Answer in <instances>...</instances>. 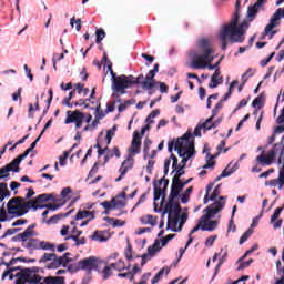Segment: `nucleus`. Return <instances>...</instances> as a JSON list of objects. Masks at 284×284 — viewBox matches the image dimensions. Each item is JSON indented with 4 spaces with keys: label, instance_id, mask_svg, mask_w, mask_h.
<instances>
[{
    "label": "nucleus",
    "instance_id": "f257e3e1",
    "mask_svg": "<svg viewBox=\"0 0 284 284\" xmlns=\"http://www.w3.org/2000/svg\"><path fill=\"white\" fill-rule=\"evenodd\" d=\"M239 19H241V0L235 2V11L231 18L230 23L225 24L220 31L219 39L222 41V50H227V40L231 43H243L245 38V31L250 28V22L243 21L239 26Z\"/></svg>",
    "mask_w": 284,
    "mask_h": 284
},
{
    "label": "nucleus",
    "instance_id": "f03ea898",
    "mask_svg": "<svg viewBox=\"0 0 284 284\" xmlns=\"http://www.w3.org/2000/svg\"><path fill=\"white\" fill-rule=\"evenodd\" d=\"M105 65L112 77L111 90H113V93H112L113 99H119L120 97H123L128 88H132V85H139V83H141V80H143V74H140L136 78H134V75H125V74L116 77V73L114 72V70H112V62L108 61Z\"/></svg>",
    "mask_w": 284,
    "mask_h": 284
},
{
    "label": "nucleus",
    "instance_id": "7ed1b4c3",
    "mask_svg": "<svg viewBox=\"0 0 284 284\" xmlns=\"http://www.w3.org/2000/svg\"><path fill=\"white\" fill-rule=\"evenodd\" d=\"M178 151L179 156L182 158L181 165L184 168L187 165V161L196 154V150L194 149V136H192V132L184 133L178 140L170 141L168 143V151L172 152L173 150Z\"/></svg>",
    "mask_w": 284,
    "mask_h": 284
},
{
    "label": "nucleus",
    "instance_id": "20e7f679",
    "mask_svg": "<svg viewBox=\"0 0 284 284\" xmlns=\"http://www.w3.org/2000/svg\"><path fill=\"white\" fill-rule=\"evenodd\" d=\"M37 272H39V267L24 268L19 273V280L16 281V284H65L63 276L41 277Z\"/></svg>",
    "mask_w": 284,
    "mask_h": 284
},
{
    "label": "nucleus",
    "instance_id": "39448f33",
    "mask_svg": "<svg viewBox=\"0 0 284 284\" xmlns=\"http://www.w3.org/2000/svg\"><path fill=\"white\" fill-rule=\"evenodd\" d=\"M72 253H64L62 256H58L57 253H44L39 263H44L45 270H59V267H68V264L72 262Z\"/></svg>",
    "mask_w": 284,
    "mask_h": 284
},
{
    "label": "nucleus",
    "instance_id": "423d86ee",
    "mask_svg": "<svg viewBox=\"0 0 284 284\" xmlns=\"http://www.w3.org/2000/svg\"><path fill=\"white\" fill-rule=\"evenodd\" d=\"M223 207H225V196H220V201H215L204 209V212L206 213L197 220V225L191 230L190 236H192V234H196L200 230H203V223H205V221H210V219H214L216 213L221 212Z\"/></svg>",
    "mask_w": 284,
    "mask_h": 284
},
{
    "label": "nucleus",
    "instance_id": "0eeeda50",
    "mask_svg": "<svg viewBox=\"0 0 284 284\" xmlns=\"http://www.w3.org/2000/svg\"><path fill=\"white\" fill-rule=\"evenodd\" d=\"M280 154L277 159L278 165L281 163H284V150H283V142L275 143L273 148L265 154V151H263L257 158L256 163L258 165H272L274 163V159H276V155Z\"/></svg>",
    "mask_w": 284,
    "mask_h": 284
},
{
    "label": "nucleus",
    "instance_id": "6e6552de",
    "mask_svg": "<svg viewBox=\"0 0 284 284\" xmlns=\"http://www.w3.org/2000/svg\"><path fill=\"white\" fill-rule=\"evenodd\" d=\"M30 210H32L30 201H26L21 196H16L7 203V212L11 216H26Z\"/></svg>",
    "mask_w": 284,
    "mask_h": 284
},
{
    "label": "nucleus",
    "instance_id": "1a4fd4ad",
    "mask_svg": "<svg viewBox=\"0 0 284 284\" xmlns=\"http://www.w3.org/2000/svg\"><path fill=\"white\" fill-rule=\"evenodd\" d=\"M101 263H103L99 257L97 256H90L83 260H80L78 263L72 264L69 270H72V272H87L88 274H92V272H99V268L101 267Z\"/></svg>",
    "mask_w": 284,
    "mask_h": 284
},
{
    "label": "nucleus",
    "instance_id": "9d476101",
    "mask_svg": "<svg viewBox=\"0 0 284 284\" xmlns=\"http://www.w3.org/2000/svg\"><path fill=\"white\" fill-rule=\"evenodd\" d=\"M212 50L202 51V54L194 55L191 61L192 68L195 70H203L207 68V63H212L214 61V57H212Z\"/></svg>",
    "mask_w": 284,
    "mask_h": 284
},
{
    "label": "nucleus",
    "instance_id": "9b49d317",
    "mask_svg": "<svg viewBox=\"0 0 284 284\" xmlns=\"http://www.w3.org/2000/svg\"><path fill=\"white\" fill-rule=\"evenodd\" d=\"M85 119V114L79 110L74 111H67V119L64 123L67 125H70V123L75 124V130H79L80 128L83 126V120Z\"/></svg>",
    "mask_w": 284,
    "mask_h": 284
},
{
    "label": "nucleus",
    "instance_id": "f8f14e48",
    "mask_svg": "<svg viewBox=\"0 0 284 284\" xmlns=\"http://www.w3.org/2000/svg\"><path fill=\"white\" fill-rule=\"evenodd\" d=\"M48 201H54L53 194L42 193L38 195L34 200H30L31 210H43L45 205L43 203H48Z\"/></svg>",
    "mask_w": 284,
    "mask_h": 284
},
{
    "label": "nucleus",
    "instance_id": "ddd939ff",
    "mask_svg": "<svg viewBox=\"0 0 284 284\" xmlns=\"http://www.w3.org/2000/svg\"><path fill=\"white\" fill-rule=\"evenodd\" d=\"M17 258H12L10 260L9 262H4L2 261L1 262V265H6L7 270L3 272L2 274V278H6V276H9L10 281H12V278H14V272L19 271L20 272H26V270H22L21 267H12V265H16L17 264ZM19 273L16 274V276L18 277V281H19Z\"/></svg>",
    "mask_w": 284,
    "mask_h": 284
},
{
    "label": "nucleus",
    "instance_id": "4468645a",
    "mask_svg": "<svg viewBox=\"0 0 284 284\" xmlns=\"http://www.w3.org/2000/svg\"><path fill=\"white\" fill-rule=\"evenodd\" d=\"M163 189L154 186L153 189V196H154V201H159V199L162 197V201H165V196H168V186L170 185V180L165 179V176H163L162 179L159 180V185H163Z\"/></svg>",
    "mask_w": 284,
    "mask_h": 284
},
{
    "label": "nucleus",
    "instance_id": "2eb2a0df",
    "mask_svg": "<svg viewBox=\"0 0 284 284\" xmlns=\"http://www.w3.org/2000/svg\"><path fill=\"white\" fill-rule=\"evenodd\" d=\"M34 227H37V223H33L29 225L24 232L17 235V237H13V241H22V243H26L27 241H30V239H34V236H39V233L34 231Z\"/></svg>",
    "mask_w": 284,
    "mask_h": 284
},
{
    "label": "nucleus",
    "instance_id": "dca6fc26",
    "mask_svg": "<svg viewBox=\"0 0 284 284\" xmlns=\"http://www.w3.org/2000/svg\"><path fill=\"white\" fill-rule=\"evenodd\" d=\"M265 11V4L256 1L253 6H248L246 17L248 21H254L256 17L258 16V12Z\"/></svg>",
    "mask_w": 284,
    "mask_h": 284
},
{
    "label": "nucleus",
    "instance_id": "f3484780",
    "mask_svg": "<svg viewBox=\"0 0 284 284\" xmlns=\"http://www.w3.org/2000/svg\"><path fill=\"white\" fill-rule=\"evenodd\" d=\"M148 253H144L142 255V262L141 265H145V263H148V258H150L151 256H154L156 254V252H161V241L160 240H155L153 245L148 247Z\"/></svg>",
    "mask_w": 284,
    "mask_h": 284
},
{
    "label": "nucleus",
    "instance_id": "a211bd4d",
    "mask_svg": "<svg viewBox=\"0 0 284 284\" xmlns=\"http://www.w3.org/2000/svg\"><path fill=\"white\" fill-rule=\"evenodd\" d=\"M165 214H181V204L169 197V203L165 205L162 216H165Z\"/></svg>",
    "mask_w": 284,
    "mask_h": 284
},
{
    "label": "nucleus",
    "instance_id": "6ab92c4d",
    "mask_svg": "<svg viewBox=\"0 0 284 284\" xmlns=\"http://www.w3.org/2000/svg\"><path fill=\"white\" fill-rule=\"evenodd\" d=\"M129 152H131V154H141V133H139V131L133 132V139Z\"/></svg>",
    "mask_w": 284,
    "mask_h": 284
},
{
    "label": "nucleus",
    "instance_id": "aec40b11",
    "mask_svg": "<svg viewBox=\"0 0 284 284\" xmlns=\"http://www.w3.org/2000/svg\"><path fill=\"white\" fill-rule=\"evenodd\" d=\"M180 221V214H169L168 217V230H172V232H181V226L176 229V225H179Z\"/></svg>",
    "mask_w": 284,
    "mask_h": 284
},
{
    "label": "nucleus",
    "instance_id": "412c9836",
    "mask_svg": "<svg viewBox=\"0 0 284 284\" xmlns=\"http://www.w3.org/2000/svg\"><path fill=\"white\" fill-rule=\"evenodd\" d=\"M223 83V77L221 75V70L216 69L213 75L211 77V83H209V88L214 89L219 88Z\"/></svg>",
    "mask_w": 284,
    "mask_h": 284
},
{
    "label": "nucleus",
    "instance_id": "4be33fe9",
    "mask_svg": "<svg viewBox=\"0 0 284 284\" xmlns=\"http://www.w3.org/2000/svg\"><path fill=\"white\" fill-rule=\"evenodd\" d=\"M202 232H214L219 227V221L216 220H206L202 223Z\"/></svg>",
    "mask_w": 284,
    "mask_h": 284
},
{
    "label": "nucleus",
    "instance_id": "5701e85b",
    "mask_svg": "<svg viewBox=\"0 0 284 284\" xmlns=\"http://www.w3.org/2000/svg\"><path fill=\"white\" fill-rule=\"evenodd\" d=\"M63 205H65V201L63 199L53 197V203L45 204L44 207H47V210H52V212H57V210L63 207Z\"/></svg>",
    "mask_w": 284,
    "mask_h": 284
},
{
    "label": "nucleus",
    "instance_id": "b1692460",
    "mask_svg": "<svg viewBox=\"0 0 284 284\" xmlns=\"http://www.w3.org/2000/svg\"><path fill=\"white\" fill-rule=\"evenodd\" d=\"M114 156H116V159H121V151L119 150V146H114L112 150L108 151L104 156L103 165H105V163H108L111 159H114Z\"/></svg>",
    "mask_w": 284,
    "mask_h": 284
},
{
    "label": "nucleus",
    "instance_id": "393cba45",
    "mask_svg": "<svg viewBox=\"0 0 284 284\" xmlns=\"http://www.w3.org/2000/svg\"><path fill=\"white\" fill-rule=\"evenodd\" d=\"M71 214H72V210L64 214L60 213V214L53 215L47 221V225H54V224L59 223V221H61V219H67V216H70Z\"/></svg>",
    "mask_w": 284,
    "mask_h": 284
},
{
    "label": "nucleus",
    "instance_id": "a878e982",
    "mask_svg": "<svg viewBox=\"0 0 284 284\" xmlns=\"http://www.w3.org/2000/svg\"><path fill=\"white\" fill-rule=\"evenodd\" d=\"M139 83H141L143 90H152L156 87V80H151L150 78H145V75H143V79Z\"/></svg>",
    "mask_w": 284,
    "mask_h": 284
},
{
    "label": "nucleus",
    "instance_id": "bb28decb",
    "mask_svg": "<svg viewBox=\"0 0 284 284\" xmlns=\"http://www.w3.org/2000/svg\"><path fill=\"white\" fill-rule=\"evenodd\" d=\"M182 190H183V183L172 184L171 185V192H170V195H169V197H171V201H174V199L179 197Z\"/></svg>",
    "mask_w": 284,
    "mask_h": 284
},
{
    "label": "nucleus",
    "instance_id": "cd10ccee",
    "mask_svg": "<svg viewBox=\"0 0 284 284\" xmlns=\"http://www.w3.org/2000/svg\"><path fill=\"white\" fill-rule=\"evenodd\" d=\"M89 221H93L94 219V212L92 211H78V213L75 214V221H81L83 219H88Z\"/></svg>",
    "mask_w": 284,
    "mask_h": 284
},
{
    "label": "nucleus",
    "instance_id": "c85d7f7f",
    "mask_svg": "<svg viewBox=\"0 0 284 284\" xmlns=\"http://www.w3.org/2000/svg\"><path fill=\"white\" fill-rule=\"evenodd\" d=\"M40 241L39 239H30L23 242V247H27V250H39Z\"/></svg>",
    "mask_w": 284,
    "mask_h": 284
},
{
    "label": "nucleus",
    "instance_id": "c756f323",
    "mask_svg": "<svg viewBox=\"0 0 284 284\" xmlns=\"http://www.w3.org/2000/svg\"><path fill=\"white\" fill-rule=\"evenodd\" d=\"M39 250H44L54 254V252H57V246H54V244H52L51 242L40 241Z\"/></svg>",
    "mask_w": 284,
    "mask_h": 284
},
{
    "label": "nucleus",
    "instance_id": "7c9ffc66",
    "mask_svg": "<svg viewBox=\"0 0 284 284\" xmlns=\"http://www.w3.org/2000/svg\"><path fill=\"white\" fill-rule=\"evenodd\" d=\"M170 274V267L165 266L163 268H161L155 276L151 280V284H156L161 281V278L163 277V274Z\"/></svg>",
    "mask_w": 284,
    "mask_h": 284
},
{
    "label": "nucleus",
    "instance_id": "2f4dec72",
    "mask_svg": "<svg viewBox=\"0 0 284 284\" xmlns=\"http://www.w3.org/2000/svg\"><path fill=\"white\" fill-rule=\"evenodd\" d=\"M10 196V191L8 190V183H0V203H3L4 199Z\"/></svg>",
    "mask_w": 284,
    "mask_h": 284
},
{
    "label": "nucleus",
    "instance_id": "473e14b6",
    "mask_svg": "<svg viewBox=\"0 0 284 284\" xmlns=\"http://www.w3.org/2000/svg\"><path fill=\"white\" fill-rule=\"evenodd\" d=\"M20 160L18 158L13 159L9 164H6V169L9 170V172H19V165Z\"/></svg>",
    "mask_w": 284,
    "mask_h": 284
},
{
    "label": "nucleus",
    "instance_id": "72a5a7b5",
    "mask_svg": "<svg viewBox=\"0 0 284 284\" xmlns=\"http://www.w3.org/2000/svg\"><path fill=\"white\" fill-rule=\"evenodd\" d=\"M104 221L109 223V225H112V227H123L125 225V221H121L114 217H104Z\"/></svg>",
    "mask_w": 284,
    "mask_h": 284
},
{
    "label": "nucleus",
    "instance_id": "f704fd0d",
    "mask_svg": "<svg viewBox=\"0 0 284 284\" xmlns=\"http://www.w3.org/2000/svg\"><path fill=\"white\" fill-rule=\"evenodd\" d=\"M110 267H112V270H116L118 272H123V270H130V266L125 267V262L123 260L111 263Z\"/></svg>",
    "mask_w": 284,
    "mask_h": 284
},
{
    "label": "nucleus",
    "instance_id": "c9c22d12",
    "mask_svg": "<svg viewBox=\"0 0 284 284\" xmlns=\"http://www.w3.org/2000/svg\"><path fill=\"white\" fill-rule=\"evenodd\" d=\"M277 274L282 276L280 280L275 282V284H284V266H281V260L276 262Z\"/></svg>",
    "mask_w": 284,
    "mask_h": 284
},
{
    "label": "nucleus",
    "instance_id": "e433bc0d",
    "mask_svg": "<svg viewBox=\"0 0 284 284\" xmlns=\"http://www.w3.org/2000/svg\"><path fill=\"white\" fill-rule=\"evenodd\" d=\"M75 90H78V94H83V97H88V94H90V89L85 88V84L83 83H77Z\"/></svg>",
    "mask_w": 284,
    "mask_h": 284
},
{
    "label": "nucleus",
    "instance_id": "4c0bfd02",
    "mask_svg": "<svg viewBox=\"0 0 284 284\" xmlns=\"http://www.w3.org/2000/svg\"><path fill=\"white\" fill-rule=\"evenodd\" d=\"M265 101V93H261L258 97H256L252 102V108H261L263 105V102Z\"/></svg>",
    "mask_w": 284,
    "mask_h": 284
},
{
    "label": "nucleus",
    "instance_id": "58836bf2",
    "mask_svg": "<svg viewBox=\"0 0 284 284\" xmlns=\"http://www.w3.org/2000/svg\"><path fill=\"white\" fill-rule=\"evenodd\" d=\"M142 223H144V225H156V216L153 215H144L142 217Z\"/></svg>",
    "mask_w": 284,
    "mask_h": 284
},
{
    "label": "nucleus",
    "instance_id": "ea45409f",
    "mask_svg": "<svg viewBox=\"0 0 284 284\" xmlns=\"http://www.w3.org/2000/svg\"><path fill=\"white\" fill-rule=\"evenodd\" d=\"M114 134H116V125H113L112 129H109L106 131V136H105L106 145H110V143H112V138L114 136Z\"/></svg>",
    "mask_w": 284,
    "mask_h": 284
},
{
    "label": "nucleus",
    "instance_id": "a19ab883",
    "mask_svg": "<svg viewBox=\"0 0 284 284\" xmlns=\"http://www.w3.org/2000/svg\"><path fill=\"white\" fill-rule=\"evenodd\" d=\"M92 241H99V243H104V241H108V239H105V235H103V233L95 231L92 236H91Z\"/></svg>",
    "mask_w": 284,
    "mask_h": 284
},
{
    "label": "nucleus",
    "instance_id": "79ce46f5",
    "mask_svg": "<svg viewBox=\"0 0 284 284\" xmlns=\"http://www.w3.org/2000/svg\"><path fill=\"white\" fill-rule=\"evenodd\" d=\"M70 154H72V149H70L69 151H64L63 154L59 156L61 166L67 165L68 156H70Z\"/></svg>",
    "mask_w": 284,
    "mask_h": 284
},
{
    "label": "nucleus",
    "instance_id": "37998d69",
    "mask_svg": "<svg viewBox=\"0 0 284 284\" xmlns=\"http://www.w3.org/2000/svg\"><path fill=\"white\" fill-rule=\"evenodd\" d=\"M95 36H97V39H95V43H101V41H103L104 37H105V30L103 29H97L95 30Z\"/></svg>",
    "mask_w": 284,
    "mask_h": 284
},
{
    "label": "nucleus",
    "instance_id": "c03bdc74",
    "mask_svg": "<svg viewBox=\"0 0 284 284\" xmlns=\"http://www.w3.org/2000/svg\"><path fill=\"white\" fill-rule=\"evenodd\" d=\"M254 234V231L252 229H248L243 235L240 237V245H243L247 239H250Z\"/></svg>",
    "mask_w": 284,
    "mask_h": 284
},
{
    "label": "nucleus",
    "instance_id": "a18cd8bd",
    "mask_svg": "<svg viewBox=\"0 0 284 284\" xmlns=\"http://www.w3.org/2000/svg\"><path fill=\"white\" fill-rule=\"evenodd\" d=\"M215 156L210 155V159L206 161V163L202 166L203 170H207L210 168L214 169V165H216V161H214Z\"/></svg>",
    "mask_w": 284,
    "mask_h": 284
},
{
    "label": "nucleus",
    "instance_id": "49530a36",
    "mask_svg": "<svg viewBox=\"0 0 284 284\" xmlns=\"http://www.w3.org/2000/svg\"><path fill=\"white\" fill-rule=\"evenodd\" d=\"M74 23H75V30L78 31V32H81V28H82V26H81V19H78L77 20V18H71V20H70V26H71V28H74Z\"/></svg>",
    "mask_w": 284,
    "mask_h": 284
},
{
    "label": "nucleus",
    "instance_id": "de8ad7c7",
    "mask_svg": "<svg viewBox=\"0 0 284 284\" xmlns=\"http://www.w3.org/2000/svg\"><path fill=\"white\" fill-rule=\"evenodd\" d=\"M221 195V184H219L214 190L213 193L210 195V201H216V199Z\"/></svg>",
    "mask_w": 284,
    "mask_h": 284
},
{
    "label": "nucleus",
    "instance_id": "09e8293b",
    "mask_svg": "<svg viewBox=\"0 0 284 284\" xmlns=\"http://www.w3.org/2000/svg\"><path fill=\"white\" fill-rule=\"evenodd\" d=\"M200 48H202V52H205L206 50H212V48H210V40L202 39L200 41Z\"/></svg>",
    "mask_w": 284,
    "mask_h": 284
},
{
    "label": "nucleus",
    "instance_id": "8fccbe9b",
    "mask_svg": "<svg viewBox=\"0 0 284 284\" xmlns=\"http://www.w3.org/2000/svg\"><path fill=\"white\" fill-rule=\"evenodd\" d=\"M103 274V281H108L110 276H112V266H105L102 271Z\"/></svg>",
    "mask_w": 284,
    "mask_h": 284
},
{
    "label": "nucleus",
    "instance_id": "3c124183",
    "mask_svg": "<svg viewBox=\"0 0 284 284\" xmlns=\"http://www.w3.org/2000/svg\"><path fill=\"white\" fill-rule=\"evenodd\" d=\"M54 98L52 89H49V99L47 100V109L43 111L45 114L50 110V105L52 104V99Z\"/></svg>",
    "mask_w": 284,
    "mask_h": 284
},
{
    "label": "nucleus",
    "instance_id": "603ef678",
    "mask_svg": "<svg viewBox=\"0 0 284 284\" xmlns=\"http://www.w3.org/2000/svg\"><path fill=\"white\" fill-rule=\"evenodd\" d=\"M122 166L132 170V168H134V160L132 158H128L122 162Z\"/></svg>",
    "mask_w": 284,
    "mask_h": 284
},
{
    "label": "nucleus",
    "instance_id": "864d4df0",
    "mask_svg": "<svg viewBox=\"0 0 284 284\" xmlns=\"http://www.w3.org/2000/svg\"><path fill=\"white\" fill-rule=\"evenodd\" d=\"M124 256L126 261H132V244H128L125 251H124Z\"/></svg>",
    "mask_w": 284,
    "mask_h": 284
},
{
    "label": "nucleus",
    "instance_id": "5fc2aeb1",
    "mask_svg": "<svg viewBox=\"0 0 284 284\" xmlns=\"http://www.w3.org/2000/svg\"><path fill=\"white\" fill-rule=\"evenodd\" d=\"M10 176V169H7L6 165L0 168V180L8 179Z\"/></svg>",
    "mask_w": 284,
    "mask_h": 284
},
{
    "label": "nucleus",
    "instance_id": "6e6d98bb",
    "mask_svg": "<svg viewBox=\"0 0 284 284\" xmlns=\"http://www.w3.org/2000/svg\"><path fill=\"white\" fill-rule=\"evenodd\" d=\"M175 236H176V234H169L165 237H163L161 240L162 247H165V245H168V243H170V241H172V239H174Z\"/></svg>",
    "mask_w": 284,
    "mask_h": 284
},
{
    "label": "nucleus",
    "instance_id": "4d7b16f0",
    "mask_svg": "<svg viewBox=\"0 0 284 284\" xmlns=\"http://www.w3.org/2000/svg\"><path fill=\"white\" fill-rule=\"evenodd\" d=\"M275 54H276V53L273 52V53H271V54L268 55V58L261 60L260 65H261L262 68H265V65H267V63H270V62L274 59V55H275Z\"/></svg>",
    "mask_w": 284,
    "mask_h": 284
},
{
    "label": "nucleus",
    "instance_id": "13d9d810",
    "mask_svg": "<svg viewBox=\"0 0 284 284\" xmlns=\"http://www.w3.org/2000/svg\"><path fill=\"white\" fill-rule=\"evenodd\" d=\"M102 207H104V210L110 211V210H114V203H112L111 201H104L100 204Z\"/></svg>",
    "mask_w": 284,
    "mask_h": 284
},
{
    "label": "nucleus",
    "instance_id": "bf43d9fd",
    "mask_svg": "<svg viewBox=\"0 0 284 284\" xmlns=\"http://www.w3.org/2000/svg\"><path fill=\"white\" fill-rule=\"evenodd\" d=\"M21 227H17V229H9L4 232L3 234V239H6V236H12V234H17V232H21Z\"/></svg>",
    "mask_w": 284,
    "mask_h": 284
},
{
    "label": "nucleus",
    "instance_id": "052dcab7",
    "mask_svg": "<svg viewBox=\"0 0 284 284\" xmlns=\"http://www.w3.org/2000/svg\"><path fill=\"white\" fill-rule=\"evenodd\" d=\"M98 172H99V162H95L92 169L89 171V174H88L89 179L94 176Z\"/></svg>",
    "mask_w": 284,
    "mask_h": 284
},
{
    "label": "nucleus",
    "instance_id": "680f3d73",
    "mask_svg": "<svg viewBox=\"0 0 284 284\" xmlns=\"http://www.w3.org/2000/svg\"><path fill=\"white\" fill-rule=\"evenodd\" d=\"M252 263H254V260H252V258L246 262L240 263L237 271L241 272V270H245V267H250V265H252Z\"/></svg>",
    "mask_w": 284,
    "mask_h": 284
},
{
    "label": "nucleus",
    "instance_id": "e2e57ef3",
    "mask_svg": "<svg viewBox=\"0 0 284 284\" xmlns=\"http://www.w3.org/2000/svg\"><path fill=\"white\" fill-rule=\"evenodd\" d=\"M220 254H222V257L220 258V265H223V263L227 261V248H221Z\"/></svg>",
    "mask_w": 284,
    "mask_h": 284
},
{
    "label": "nucleus",
    "instance_id": "0e129e2a",
    "mask_svg": "<svg viewBox=\"0 0 284 284\" xmlns=\"http://www.w3.org/2000/svg\"><path fill=\"white\" fill-rule=\"evenodd\" d=\"M70 194H72V189L70 186L62 189V191H61L62 199H68V196H70Z\"/></svg>",
    "mask_w": 284,
    "mask_h": 284
},
{
    "label": "nucleus",
    "instance_id": "69168bd1",
    "mask_svg": "<svg viewBox=\"0 0 284 284\" xmlns=\"http://www.w3.org/2000/svg\"><path fill=\"white\" fill-rule=\"evenodd\" d=\"M101 119H103V115H95V119L90 124L92 130H97V125H99V123H101Z\"/></svg>",
    "mask_w": 284,
    "mask_h": 284
},
{
    "label": "nucleus",
    "instance_id": "338daca9",
    "mask_svg": "<svg viewBox=\"0 0 284 284\" xmlns=\"http://www.w3.org/2000/svg\"><path fill=\"white\" fill-rule=\"evenodd\" d=\"M216 239H217L216 235L209 236L205 241V246L212 247V245H214V241H216Z\"/></svg>",
    "mask_w": 284,
    "mask_h": 284
},
{
    "label": "nucleus",
    "instance_id": "774afa93",
    "mask_svg": "<svg viewBox=\"0 0 284 284\" xmlns=\"http://www.w3.org/2000/svg\"><path fill=\"white\" fill-rule=\"evenodd\" d=\"M28 223V220L26 219H20L13 222L11 225L12 227H19V225H26Z\"/></svg>",
    "mask_w": 284,
    "mask_h": 284
}]
</instances>
